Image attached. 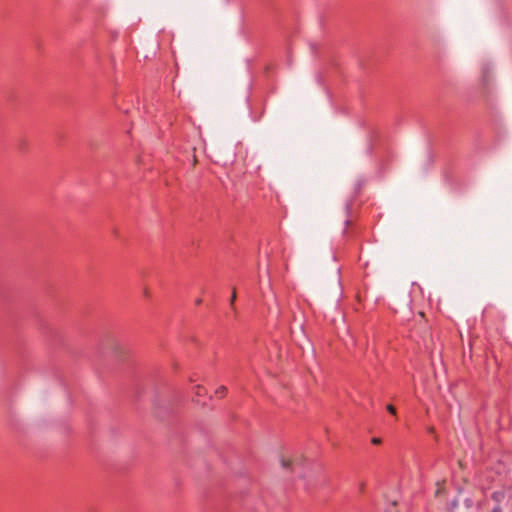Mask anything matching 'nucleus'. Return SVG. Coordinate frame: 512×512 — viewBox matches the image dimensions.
I'll return each instance as SVG.
<instances>
[{"mask_svg":"<svg viewBox=\"0 0 512 512\" xmlns=\"http://www.w3.org/2000/svg\"><path fill=\"white\" fill-rule=\"evenodd\" d=\"M387 512H396V504H395V503H392V504L389 506V508H388Z\"/></svg>","mask_w":512,"mask_h":512,"instance_id":"1a4fd4ad","label":"nucleus"},{"mask_svg":"<svg viewBox=\"0 0 512 512\" xmlns=\"http://www.w3.org/2000/svg\"><path fill=\"white\" fill-rule=\"evenodd\" d=\"M227 393V388L225 386H220L215 390V395L219 398H223Z\"/></svg>","mask_w":512,"mask_h":512,"instance_id":"39448f33","label":"nucleus"},{"mask_svg":"<svg viewBox=\"0 0 512 512\" xmlns=\"http://www.w3.org/2000/svg\"><path fill=\"white\" fill-rule=\"evenodd\" d=\"M372 443L375 444V445H378L381 443V439L380 438H373L372 439Z\"/></svg>","mask_w":512,"mask_h":512,"instance_id":"9d476101","label":"nucleus"},{"mask_svg":"<svg viewBox=\"0 0 512 512\" xmlns=\"http://www.w3.org/2000/svg\"><path fill=\"white\" fill-rule=\"evenodd\" d=\"M445 491V482H437V489L435 491L436 496L443 494Z\"/></svg>","mask_w":512,"mask_h":512,"instance_id":"423d86ee","label":"nucleus"},{"mask_svg":"<svg viewBox=\"0 0 512 512\" xmlns=\"http://www.w3.org/2000/svg\"><path fill=\"white\" fill-rule=\"evenodd\" d=\"M235 300H236V290H235V288H233L232 295H231V298H230V305L232 307L234 306Z\"/></svg>","mask_w":512,"mask_h":512,"instance_id":"0eeeda50","label":"nucleus"},{"mask_svg":"<svg viewBox=\"0 0 512 512\" xmlns=\"http://www.w3.org/2000/svg\"><path fill=\"white\" fill-rule=\"evenodd\" d=\"M201 303H202V299L199 298V299L196 300V304L197 305H200Z\"/></svg>","mask_w":512,"mask_h":512,"instance_id":"9b49d317","label":"nucleus"},{"mask_svg":"<svg viewBox=\"0 0 512 512\" xmlns=\"http://www.w3.org/2000/svg\"><path fill=\"white\" fill-rule=\"evenodd\" d=\"M386 409H387V411H388V412H390L391 414H396V409H395V407H394L393 405L388 404V405L386 406Z\"/></svg>","mask_w":512,"mask_h":512,"instance_id":"6e6552de","label":"nucleus"},{"mask_svg":"<svg viewBox=\"0 0 512 512\" xmlns=\"http://www.w3.org/2000/svg\"><path fill=\"white\" fill-rule=\"evenodd\" d=\"M304 456L297 454L292 456H281L280 463L283 469L294 472L297 467H300L304 463Z\"/></svg>","mask_w":512,"mask_h":512,"instance_id":"f03ea898","label":"nucleus"},{"mask_svg":"<svg viewBox=\"0 0 512 512\" xmlns=\"http://www.w3.org/2000/svg\"><path fill=\"white\" fill-rule=\"evenodd\" d=\"M200 393H201V388H200V387H198L197 394H198V395H200Z\"/></svg>","mask_w":512,"mask_h":512,"instance_id":"f8f14e48","label":"nucleus"},{"mask_svg":"<svg viewBox=\"0 0 512 512\" xmlns=\"http://www.w3.org/2000/svg\"><path fill=\"white\" fill-rule=\"evenodd\" d=\"M472 508V500L467 497L458 498L452 504V512H470Z\"/></svg>","mask_w":512,"mask_h":512,"instance_id":"7ed1b4c3","label":"nucleus"},{"mask_svg":"<svg viewBox=\"0 0 512 512\" xmlns=\"http://www.w3.org/2000/svg\"><path fill=\"white\" fill-rule=\"evenodd\" d=\"M112 352L117 359H122L126 354V349L119 343H115L112 346Z\"/></svg>","mask_w":512,"mask_h":512,"instance_id":"20e7f679","label":"nucleus"},{"mask_svg":"<svg viewBox=\"0 0 512 512\" xmlns=\"http://www.w3.org/2000/svg\"><path fill=\"white\" fill-rule=\"evenodd\" d=\"M495 506L492 512H512V489H502L492 494Z\"/></svg>","mask_w":512,"mask_h":512,"instance_id":"f257e3e1","label":"nucleus"}]
</instances>
